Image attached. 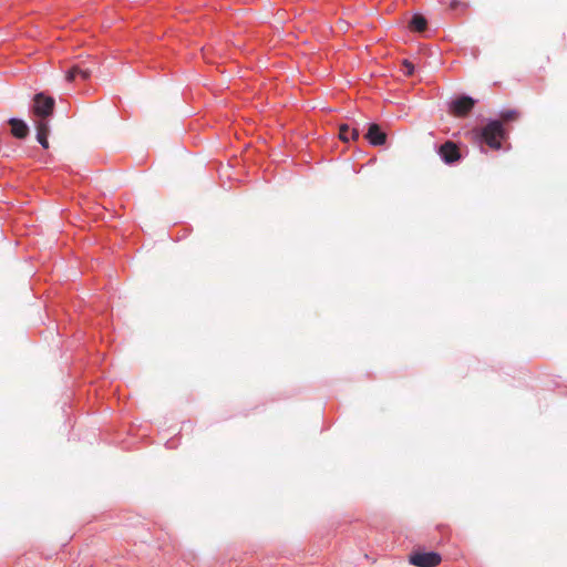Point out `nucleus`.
Segmentation results:
<instances>
[{
	"mask_svg": "<svg viewBox=\"0 0 567 567\" xmlns=\"http://www.w3.org/2000/svg\"><path fill=\"white\" fill-rule=\"evenodd\" d=\"M482 141L491 148L499 150L505 138V131L501 121H492L481 131Z\"/></svg>",
	"mask_w": 567,
	"mask_h": 567,
	"instance_id": "obj_1",
	"label": "nucleus"
},
{
	"mask_svg": "<svg viewBox=\"0 0 567 567\" xmlns=\"http://www.w3.org/2000/svg\"><path fill=\"white\" fill-rule=\"evenodd\" d=\"M458 6H463L464 8H466V4L461 3V1L458 0H452L450 3V8L453 10L456 9Z\"/></svg>",
	"mask_w": 567,
	"mask_h": 567,
	"instance_id": "obj_14",
	"label": "nucleus"
},
{
	"mask_svg": "<svg viewBox=\"0 0 567 567\" xmlns=\"http://www.w3.org/2000/svg\"><path fill=\"white\" fill-rule=\"evenodd\" d=\"M92 74V69L86 65L85 62H80L71 66L65 73V80L68 82H73L76 78H80L84 81L90 79Z\"/></svg>",
	"mask_w": 567,
	"mask_h": 567,
	"instance_id": "obj_6",
	"label": "nucleus"
},
{
	"mask_svg": "<svg viewBox=\"0 0 567 567\" xmlns=\"http://www.w3.org/2000/svg\"><path fill=\"white\" fill-rule=\"evenodd\" d=\"M439 155L446 164H454L461 158V152L457 145L452 141H446L439 148Z\"/></svg>",
	"mask_w": 567,
	"mask_h": 567,
	"instance_id": "obj_5",
	"label": "nucleus"
},
{
	"mask_svg": "<svg viewBox=\"0 0 567 567\" xmlns=\"http://www.w3.org/2000/svg\"><path fill=\"white\" fill-rule=\"evenodd\" d=\"M442 557L435 551H414L409 556V563L416 567H436Z\"/></svg>",
	"mask_w": 567,
	"mask_h": 567,
	"instance_id": "obj_3",
	"label": "nucleus"
},
{
	"mask_svg": "<svg viewBox=\"0 0 567 567\" xmlns=\"http://www.w3.org/2000/svg\"><path fill=\"white\" fill-rule=\"evenodd\" d=\"M365 138L373 146H380L386 142V134L381 131V128L378 124H371L365 134Z\"/></svg>",
	"mask_w": 567,
	"mask_h": 567,
	"instance_id": "obj_7",
	"label": "nucleus"
},
{
	"mask_svg": "<svg viewBox=\"0 0 567 567\" xmlns=\"http://www.w3.org/2000/svg\"><path fill=\"white\" fill-rule=\"evenodd\" d=\"M37 127V140L42 145V147H49L48 136L50 133L49 122L48 121H35Z\"/></svg>",
	"mask_w": 567,
	"mask_h": 567,
	"instance_id": "obj_8",
	"label": "nucleus"
},
{
	"mask_svg": "<svg viewBox=\"0 0 567 567\" xmlns=\"http://www.w3.org/2000/svg\"><path fill=\"white\" fill-rule=\"evenodd\" d=\"M402 66H403V73L406 75V76H411L414 72V65L408 61V60H404L402 62Z\"/></svg>",
	"mask_w": 567,
	"mask_h": 567,
	"instance_id": "obj_13",
	"label": "nucleus"
},
{
	"mask_svg": "<svg viewBox=\"0 0 567 567\" xmlns=\"http://www.w3.org/2000/svg\"><path fill=\"white\" fill-rule=\"evenodd\" d=\"M427 21L421 14H415L410 21V28L414 31L422 32L426 29Z\"/></svg>",
	"mask_w": 567,
	"mask_h": 567,
	"instance_id": "obj_11",
	"label": "nucleus"
},
{
	"mask_svg": "<svg viewBox=\"0 0 567 567\" xmlns=\"http://www.w3.org/2000/svg\"><path fill=\"white\" fill-rule=\"evenodd\" d=\"M55 101L44 93H38L33 97L32 114L37 121H48L54 110Z\"/></svg>",
	"mask_w": 567,
	"mask_h": 567,
	"instance_id": "obj_2",
	"label": "nucleus"
},
{
	"mask_svg": "<svg viewBox=\"0 0 567 567\" xmlns=\"http://www.w3.org/2000/svg\"><path fill=\"white\" fill-rule=\"evenodd\" d=\"M476 101L471 96H461L455 99L450 104V113L455 117H465L475 106Z\"/></svg>",
	"mask_w": 567,
	"mask_h": 567,
	"instance_id": "obj_4",
	"label": "nucleus"
},
{
	"mask_svg": "<svg viewBox=\"0 0 567 567\" xmlns=\"http://www.w3.org/2000/svg\"><path fill=\"white\" fill-rule=\"evenodd\" d=\"M519 117V112L516 110H507L501 113V122L516 121Z\"/></svg>",
	"mask_w": 567,
	"mask_h": 567,
	"instance_id": "obj_12",
	"label": "nucleus"
},
{
	"mask_svg": "<svg viewBox=\"0 0 567 567\" xmlns=\"http://www.w3.org/2000/svg\"><path fill=\"white\" fill-rule=\"evenodd\" d=\"M339 137L343 142H348L350 138L358 140L359 131L357 128H352L350 132L349 125L342 124V125H340V128H339Z\"/></svg>",
	"mask_w": 567,
	"mask_h": 567,
	"instance_id": "obj_10",
	"label": "nucleus"
},
{
	"mask_svg": "<svg viewBox=\"0 0 567 567\" xmlns=\"http://www.w3.org/2000/svg\"><path fill=\"white\" fill-rule=\"evenodd\" d=\"M9 125L11 126V134L17 138H24L29 134L28 125L19 118H10Z\"/></svg>",
	"mask_w": 567,
	"mask_h": 567,
	"instance_id": "obj_9",
	"label": "nucleus"
}]
</instances>
